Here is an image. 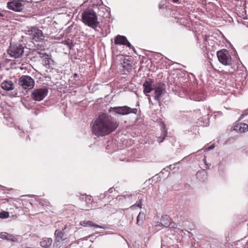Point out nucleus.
Here are the masks:
<instances>
[{
	"instance_id": "nucleus-1",
	"label": "nucleus",
	"mask_w": 248,
	"mask_h": 248,
	"mask_svg": "<svg viewBox=\"0 0 248 248\" xmlns=\"http://www.w3.org/2000/svg\"><path fill=\"white\" fill-rule=\"evenodd\" d=\"M119 123L111 115L102 113L94 121L91 126L93 135L99 137H104L114 132Z\"/></svg>"
},
{
	"instance_id": "nucleus-2",
	"label": "nucleus",
	"mask_w": 248,
	"mask_h": 248,
	"mask_svg": "<svg viewBox=\"0 0 248 248\" xmlns=\"http://www.w3.org/2000/svg\"><path fill=\"white\" fill-rule=\"evenodd\" d=\"M82 20L86 25L95 29L99 22L98 21L97 16L93 9H87L82 13Z\"/></svg>"
},
{
	"instance_id": "nucleus-3",
	"label": "nucleus",
	"mask_w": 248,
	"mask_h": 248,
	"mask_svg": "<svg viewBox=\"0 0 248 248\" xmlns=\"http://www.w3.org/2000/svg\"><path fill=\"white\" fill-rule=\"evenodd\" d=\"M26 34L30 36L31 42L44 40L45 38L42 31L36 26L31 27L26 31Z\"/></svg>"
},
{
	"instance_id": "nucleus-4",
	"label": "nucleus",
	"mask_w": 248,
	"mask_h": 248,
	"mask_svg": "<svg viewBox=\"0 0 248 248\" xmlns=\"http://www.w3.org/2000/svg\"><path fill=\"white\" fill-rule=\"evenodd\" d=\"M137 108H132L127 106L110 107L109 109V112H114L116 114L121 115H126L130 113L137 114Z\"/></svg>"
},
{
	"instance_id": "nucleus-5",
	"label": "nucleus",
	"mask_w": 248,
	"mask_h": 248,
	"mask_svg": "<svg viewBox=\"0 0 248 248\" xmlns=\"http://www.w3.org/2000/svg\"><path fill=\"white\" fill-rule=\"evenodd\" d=\"M18 84L24 90H31L34 86L35 82L30 76L23 75L19 78Z\"/></svg>"
},
{
	"instance_id": "nucleus-6",
	"label": "nucleus",
	"mask_w": 248,
	"mask_h": 248,
	"mask_svg": "<svg viewBox=\"0 0 248 248\" xmlns=\"http://www.w3.org/2000/svg\"><path fill=\"white\" fill-rule=\"evenodd\" d=\"M154 99L159 101L166 92V86L164 83H157L154 85Z\"/></svg>"
},
{
	"instance_id": "nucleus-7",
	"label": "nucleus",
	"mask_w": 248,
	"mask_h": 248,
	"mask_svg": "<svg viewBox=\"0 0 248 248\" xmlns=\"http://www.w3.org/2000/svg\"><path fill=\"white\" fill-rule=\"evenodd\" d=\"M8 52L11 57L18 58L23 54L24 47L21 44H15L10 46Z\"/></svg>"
},
{
	"instance_id": "nucleus-8",
	"label": "nucleus",
	"mask_w": 248,
	"mask_h": 248,
	"mask_svg": "<svg viewBox=\"0 0 248 248\" xmlns=\"http://www.w3.org/2000/svg\"><path fill=\"white\" fill-rule=\"evenodd\" d=\"M48 92L46 88L35 89L31 93V97L35 101H40L47 95Z\"/></svg>"
},
{
	"instance_id": "nucleus-9",
	"label": "nucleus",
	"mask_w": 248,
	"mask_h": 248,
	"mask_svg": "<svg viewBox=\"0 0 248 248\" xmlns=\"http://www.w3.org/2000/svg\"><path fill=\"white\" fill-rule=\"evenodd\" d=\"M232 63H214V64H209L214 69V71L219 72L228 73L233 72L232 70L227 67L231 66Z\"/></svg>"
},
{
	"instance_id": "nucleus-10",
	"label": "nucleus",
	"mask_w": 248,
	"mask_h": 248,
	"mask_svg": "<svg viewBox=\"0 0 248 248\" xmlns=\"http://www.w3.org/2000/svg\"><path fill=\"white\" fill-rule=\"evenodd\" d=\"M28 46L30 50L35 51L37 50H45L46 47V41L44 39V40L31 42Z\"/></svg>"
},
{
	"instance_id": "nucleus-11",
	"label": "nucleus",
	"mask_w": 248,
	"mask_h": 248,
	"mask_svg": "<svg viewBox=\"0 0 248 248\" xmlns=\"http://www.w3.org/2000/svg\"><path fill=\"white\" fill-rule=\"evenodd\" d=\"M24 7L23 1L21 0H13L7 3L8 8L16 12L21 11Z\"/></svg>"
},
{
	"instance_id": "nucleus-12",
	"label": "nucleus",
	"mask_w": 248,
	"mask_h": 248,
	"mask_svg": "<svg viewBox=\"0 0 248 248\" xmlns=\"http://www.w3.org/2000/svg\"><path fill=\"white\" fill-rule=\"evenodd\" d=\"M153 81L152 79L147 78L143 84V93L148 96L149 102L151 100V97L148 93L154 90Z\"/></svg>"
},
{
	"instance_id": "nucleus-13",
	"label": "nucleus",
	"mask_w": 248,
	"mask_h": 248,
	"mask_svg": "<svg viewBox=\"0 0 248 248\" xmlns=\"http://www.w3.org/2000/svg\"><path fill=\"white\" fill-rule=\"evenodd\" d=\"M217 55L219 62H230L232 61L229 52L226 49L218 51Z\"/></svg>"
},
{
	"instance_id": "nucleus-14",
	"label": "nucleus",
	"mask_w": 248,
	"mask_h": 248,
	"mask_svg": "<svg viewBox=\"0 0 248 248\" xmlns=\"http://www.w3.org/2000/svg\"><path fill=\"white\" fill-rule=\"evenodd\" d=\"M159 121L161 126V134L160 136L157 138V141L159 143H161L167 137L168 130L166 128V125L162 120L160 119Z\"/></svg>"
},
{
	"instance_id": "nucleus-15",
	"label": "nucleus",
	"mask_w": 248,
	"mask_h": 248,
	"mask_svg": "<svg viewBox=\"0 0 248 248\" xmlns=\"http://www.w3.org/2000/svg\"><path fill=\"white\" fill-rule=\"evenodd\" d=\"M114 44L118 45H125L131 47V45L126 37L123 35H117L114 38Z\"/></svg>"
},
{
	"instance_id": "nucleus-16",
	"label": "nucleus",
	"mask_w": 248,
	"mask_h": 248,
	"mask_svg": "<svg viewBox=\"0 0 248 248\" xmlns=\"http://www.w3.org/2000/svg\"><path fill=\"white\" fill-rule=\"evenodd\" d=\"M206 95L202 90H198L194 92L191 95V99L196 101H201L205 98Z\"/></svg>"
},
{
	"instance_id": "nucleus-17",
	"label": "nucleus",
	"mask_w": 248,
	"mask_h": 248,
	"mask_svg": "<svg viewBox=\"0 0 248 248\" xmlns=\"http://www.w3.org/2000/svg\"><path fill=\"white\" fill-rule=\"evenodd\" d=\"M1 88L6 91L13 90L15 89V85L12 81L6 80L1 83Z\"/></svg>"
},
{
	"instance_id": "nucleus-18",
	"label": "nucleus",
	"mask_w": 248,
	"mask_h": 248,
	"mask_svg": "<svg viewBox=\"0 0 248 248\" xmlns=\"http://www.w3.org/2000/svg\"><path fill=\"white\" fill-rule=\"evenodd\" d=\"M234 130L240 133L245 132L248 130V124L245 123L238 124L234 126Z\"/></svg>"
},
{
	"instance_id": "nucleus-19",
	"label": "nucleus",
	"mask_w": 248,
	"mask_h": 248,
	"mask_svg": "<svg viewBox=\"0 0 248 248\" xmlns=\"http://www.w3.org/2000/svg\"><path fill=\"white\" fill-rule=\"evenodd\" d=\"M79 225L84 227H93L94 228H101V227L90 220H83L79 222Z\"/></svg>"
},
{
	"instance_id": "nucleus-20",
	"label": "nucleus",
	"mask_w": 248,
	"mask_h": 248,
	"mask_svg": "<svg viewBox=\"0 0 248 248\" xmlns=\"http://www.w3.org/2000/svg\"><path fill=\"white\" fill-rule=\"evenodd\" d=\"M196 175L197 178L201 182H205L207 179V173L204 170L198 171Z\"/></svg>"
},
{
	"instance_id": "nucleus-21",
	"label": "nucleus",
	"mask_w": 248,
	"mask_h": 248,
	"mask_svg": "<svg viewBox=\"0 0 248 248\" xmlns=\"http://www.w3.org/2000/svg\"><path fill=\"white\" fill-rule=\"evenodd\" d=\"M36 54L38 55V57L41 58L42 60L45 62H50L51 61L53 62L50 55L47 54L46 53H41L39 52H37Z\"/></svg>"
},
{
	"instance_id": "nucleus-22",
	"label": "nucleus",
	"mask_w": 248,
	"mask_h": 248,
	"mask_svg": "<svg viewBox=\"0 0 248 248\" xmlns=\"http://www.w3.org/2000/svg\"><path fill=\"white\" fill-rule=\"evenodd\" d=\"M52 243V239L50 238L44 237L40 241V244L41 247L44 248H47L51 246Z\"/></svg>"
},
{
	"instance_id": "nucleus-23",
	"label": "nucleus",
	"mask_w": 248,
	"mask_h": 248,
	"mask_svg": "<svg viewBox=\"0 0 248 248\" xmlns=\"http://www.w3.org/2000/svg\"><path fill=\"white\" fill-rule=\"evenodd\" d=\"M54 235L57 241L64 240L66 239V234L62 231L56 230L55 232Z\"/></svg>"
},
{
	"instance_id": "nucleus-24",
	"label": "nucleus",
	"mask_w": 248,
	"mask_h": 248,
	"mask_svg": "<svg viewBox=\"0 0 248 248\" xmlns=\"http://www.w3.org/2000/svg\"><path fill=\"white\" fill-rule=\"evenodd\" d=\"M171 222V219L167 215L162 216L161 218V224L165 227H168V226L170 225Z\"/></svg>"
},
{
	"instance_id": "nucleus-25",
	"label": "nucleus",
	"mask_w": 248,
	"mask_h": 248,
	"mask_svg": "<svg viewBox=\"0 0 248 248\" xmlns=\"http://www.w3.org/2000/svg\"><path fill=\"white\" fill-rule=\"evenodd\" d=\"M120 66L123 68L124 72H130L133 69L132 63H120Z\"/></svg>"
},
{
	"instance_id": "nucleus-26",
	"label": "nucleus",
	"mask_w": 248,
	"mask_h": 248,
	"mask_svg": "<svg viewBox=\"0 0 248 248\" xmlns=\"http://www.w3.org/2000/svg\"><path fill=\"white\" fill-rule=\"evenodd\" d=\"M145 219V215L144 213L140 212L138 216L137 217V224L138 225H141L142 224L144 220Z\"/></svg>"
},
{
	"instance_id": "nucleus-27",
	"label": "nucleus",
	"mask_w": 248,
	"mask_h": 248,
	"mask_svg": "<svg viewBox=\"0 0 248 248\" xmlns=\"http://www.w3.org/2000/svg\"><path fill=\"white\" fill-rule=\"evenodd\" d=\"M5 240L8 241H11L13 242H16L18 241V239L16 236H15L14 235L12 234H10L8 233V235H6Z\"/></svg>"
},
{
	"instance_id": "nucleus-28",
	"label": "nucleus",
	"mask_w": 248,
	"mask_h": 248,
	"mask_svg": "<svg viewBox=\"0 0 248 248\" xmlns=\"http://www.w3.org/2000/svg\"><path fill=\"white\" fill-rule=\"evenodd\" d=\"M62 43L67 46L69 49H72V47L74 46L72 40L70 39L63 41Z\"/></svg>"
},
{
	"instance_id": "nucleus-29",
	"label": "nucleus",
	"mask_w": 248,
	"mask_h": 248,
	"mask_svg": "<svg viewBox=\"0 0 248 248\" xmlns=\"http://www.w3.org/2000/svg\"><path fill=\"white\" fill-rule=\"evenodd\" d=\"M142 199L141 198H140V199H139V200L138 201H137L136 203H135L134 204L131 205L130 207V208L131 209H133L135 207H139V208H141V206H142Z\"/></svg>"
},
{
	"instance_id": "nucleus-30",
	"label": "nucleus",
	"mask_w": 248,
	"mask_h": 248,
	"mask_svg": "<svg viewBox=\"0 0 248 248\" xmlns=\"http://www.w3.org/2000/svg\"><path fill=\"white\" fill-rule=\"evenodd\" d=\"M9 216V213L8 212L2 211L0 212V218H6Z\"/></svg>"
},
{
	"instance_id": "nucleus-31",
	"label": "nucleus",
	"mask_w": 248,
	"mask_h": 248,
	"mask_svg": "<svg viewBox=\"0 0 248 248\" xmlns=\"http://www.w3.org/2000/svg\"><path fill=\"white\" fill-rule=\"evenodd\" d=\"M76 29V28L73 25H71L69 26L65 30V31L67 33H71L70 35H73L71 33L73 32V30Z\"/></svg>"
},
{
	"instance_id": "nucleus-32",
	"label": "nucleus",
	"mask_w": 248,
	"mask_h": 248,
	"mask_svg": "<svg viewBox=\"0 0 248 248\" xmlns=\"http://www.w3.org/2000/svg\"><path fill=\"white\" fill-rule=\"evenodd\" d=\"M177 224L173 222H171L170 225H169V226H168V227H169L170 228H173L174 229H177Z\"/></svg>"
},
{
	"instance_id": "nucleus-33",
	"label": "nucleus",
	"mask_w": 248,
	"mask_h": 248,
	"mask_svg": "<svg viewBox=\"0 0 248 248\" xmlns=\"http://www.w3.org/2000/svg\"><path fill=\"white\" fill-rule=\"evenodd\" d=\"M161 248H178V247L175 245H169V246H166L163 244H162Z\"/></svg>"
},
{
	"instance_id": "nucleus-34",
	"label": "nucleus",
	"mask_w": 248,
	"mask_h": 248,
	"mask_svg": "<svg viewBox=\"0 0 248 248\" xmlns=\"http://www.w3.org/2000/svg\"><path fill=\"white\" fill-rule=\"evenodd\" d=\"M6 235H8V233L6 232H2L0 233V238L5 240Z\"/></svg>"
},
{
	"instance_id": "nucleus-35",
	"label": "nucleus",
	"mask_w": 248,
	"mask_h": 248,
	"mask_svg": "<svg viewBox=\"0 0 248 248\" xmlns=\"http://www.w3.org/2000/svg\"><path fill=\"white\" fill-rule=\"evenodd\" d=\"M209 64H213L212 63H208L207 64V69L209 72H212L214 69Z\"/></svg>"
},
{
	"instance_id": "nucleus-36",
	"label": "nucleus",
	"mask_w": 248,
	"mask_h": 248,
	"mask_svg": "<svg viewBox=\"0 0 248 248\" xmlns=\"http://www.w3.org/2000/svg\"><path fill=\"white\" fill-rule=\"evenodd\" d=\"M45 202H46L45 201L43 200H40L39 201V204H40L42 206H44L46 205V204H45Z\"/></svg>"
},
{
	"instance_id": "nucleus-37",
	"label": "nucleus",
	"mask_w": 248,
	"mask_h": 248,
	"mask_svg": "<svg viewBox=\"0 0 248 248\" xmlns=\"http://www.w3.org/2000/svg\"><path fill=\"white\" fill-rule=\"evenodd\" d=\"M156 57H158V58H160H160H161L160 59V60H161L162 59H163V57H162V55H161V54H159V53H156V54H155V57H156Z\"/></svg>"
},
{
	"instance_id": "nucleus-38",
	"label": "nucleus",
	"mask_w": 248,
	"mask_h": 248,
	"mask_svg": "<svg viewBox=\"0 0 248 248\" xmlns=\"http://www.w3.org/2000/svg\"><path fill=\"white\" fill-rule=\"evenodd\" d=\"M105 196H106L105 194H100V195L99 196V197L100 199H103L105 198Z\"/></svg>"
},
{
	"instance_id": "nucleus-39",
	"label": "nucleus",
	"mask_w": 248,
	"mask_h": 248,
	"mask_svg": "<svg viewBox=\"0 0 248 248\" xmlns=\"http://www.w3.org/2000/svg\"><path fill=\"white\" fill-rule=\"evenodd\" d=\"M50 63H49V62H47V63H45V66H46V67H48L49 66V64Z\"/></svg>"
},
{
	"instance_id": "nucleus-40",
	"label": "nucleus",
	"mask_w": 248,
	"mask_h": 248,
	"mask_svg": "<svg viewBox=\"0 0 248 248\" xmlns=\"http://www.w3.org/2000/svg\"><path fill=\"white\" fill-rule=\"evenodd\" d=\"M214 148V146L211 145L208 147L209 150H211Z\"/></svg>"
},
{
	"instance_id": "nucleus-41",
	"label": "nucleus",
	"mask_w": 248,
	"mask_h": 248,
	"mask_svg": "<svg viewBox=\"0 0 248 248\" xmlns=\"http://www.w3.org/2000/svg\"><path fill=\"white\" fill-rule=\"evenodd\" d=\"M179 0H172L173 3H177Z\"/></svg>"
},
{
	"instance_id": "nucleus-42",
	"label": "nucleus",
	"mask_w": 248,
	"mask_h": 248,
	"mask_svg": "<svg viewBox=\"0 0 248 248\" xmlns=\"http://www.w3.org/2000/svg\"><path fill=\"white\" fill-rule=\"evenodd\" d=\"M207 115H209L210 113V110L209 109H207Z\"/></svg>"
},
{
	"instance_id": "nucleus-43",
	"label": "nucleus",
	"mask_w": 248,
	"mask_h": 248,
	"mask_svg": "<svg viewBox=\"0 0 248 248\" xmlns=\"http://www.w3.org/2000/svg\"><path fill=\"white\" fill-rule=\"evenodd\" d=\"M3 14L0 12V17H3Z\"/></svg>"
},
{
	"instance_id": "nucleus-44",
	"label": "nucleus",
	"mask_w": 248,
	"mask_h": 248,
	"mask_svg": "<svg viewBox=\"0 0 248 248\" xmlns=\"http://www.w3.org/2000/svg\"><path fill=\"white\" fill-rule=\"evenodd\" d=\"M204 40L205 41H207V37L206 36H205L204 38Z\"/></svg>"
},
{
	"instance_id": "nucleus-45",
	"label": "nucleus",
	"mask_w": 248,
	"mask_h": 248,
	"mask_svg": "<svg viewBox=\"0 0 248 248\" xmlns=\"http://www.w3.org/2000/svg\"><path fill=\"white\" fill-rule=\"evenodd\" d=\"M74 76L75 77H77L78 76V74H76V73H75V74H74Z\"/></svg>"
},
{
	"instance_id": "nucleus-46",
	"label": "nucleus",
	"mask_w": 248,
	"mask_h": 248,
	"mask_svg": "<svg viewBox=\"0 0 248 248\" xmlns=\"http://www.w3.org/2000/svg\"><path fill=\"white\" fill-rule=\"evenodd\" d=\"M27 138L29 139V140H30V138L29 137V136H28Z\"/></svg>"
}]
</instances>
